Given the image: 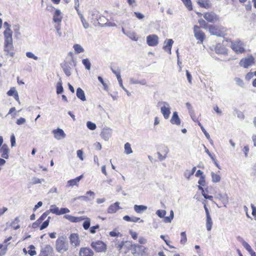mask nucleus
<instances>
[{
  "label": "nucleus",
  "instance_id": "nucleus-22",
  "mask_svg": "<svg viewBox=\"0 0 256 256\" xmlns=\"http://www.w3.org/2000/svg\"><path fill=\"white\" fill-rule=\"evenodd\" d=\"M170 122L173 124L180 125V120L176 112H173L172 116L170 120Z\"/></svg>",
  "mask_w": 256,
  "mask_h": 256
},
{
  "label": "nucleus",
  "instance_id": "nucleus-45",
  "mask_svg": "<svg viewBox=\"0 0 256 256\" xmlns=\"http://www.w3.org/2000/svg\"><path fill=\"white\" fill-rule=\"evenodd\" d=\"M86 126L90 130H94L96 128V124L90 121L86 122Z\"/></svg>",
  "mask_w": 256,
  "mask_h": 256
},
{
  "label": "nucleus",
  "instance_id": "nucleus-6",
  "mask_svg": "<svg viewBox=\"0 0 256 256\" xmlns=\"http://www.w3.org/2000/svg\"><path fill=\"white\" fill-rule=\"evenodd\" d=\"M194 36L196 40H198L200 43H202L204 38L205 34L204 32L200 30V26L195 25L194 26Z\"/></svg>",
  "mask_w": 256,
  "mask_h": 256
},
{
  "label": "nucleus",
  "instance_id": "nucleus-31",
  "mask_svg": "<svg viewBox=\"0 0 256 256\" xmlns=\"http://www.w3.org/2000/svg\"><path fill=\"white\" fill-rule=\"evenodd\" d=\"M63 70L66 76H69L71 75V68L67 64H64L62 66Z\"/></svg>",
  "mask_w": 256,
  "mask_h": 256
},
{
  "label": "nucleus",
  "instance_id": "nucleus-48",
  "mask_svg": "<svg viewBox=\"0 0 256 256\" xmlns=\"http://www.w3.org/2000/svg\"><path fill=\"white\" fill-rule=\"evenodd\" d=\"M130 246L137 247V249L139 254L141 252L144 251L145 249V248L144 246L138 244H130Z\"/></svg>",
  "mask_w": 256,
  "mask_h": 256
},
{
  "label": "nucleus",
  "instance_id": "nucleus-10",
  "mask_svg": "<svg viewBox=\"0 0 256 256\" xmlns=\"http://www.w3.org/2000/svg\"><path fill=\"white\" fill-rule=\"evenodd\" d=\"M204 18L209 22H215L218 19V16L213 12L205 13Z\"/></svg>",
  "mask_w": 256,
  "mask_h": 256
},
{
  "label": "nucleus",
  "instance_id": "nucleus-52",
  "mask_svg": "<svg viewBox=\"0 0 256 256\" xmlns=\"http://www.w3.org/2000/svg\"><path fill=\"white\" fill-rule=\"evenodd\" d=\"M98 78L100 82L103 85L104 90H108V86L104 82L103 78L100 76H98Z\"/></svg>",
  "mask_w": 256,
  "mask_h": 256
},
{
  "label": "nucleus",
  "instance_id": "nucleus-27",
  "mask_svg": "<svg viewBox=\"0 0 256 256\" xmlns=\"http://www.w3.org/2000/svg\"><path fill=\"white\" fill-rule=\"evenodd\" d=\"M56 88L57 94H59L63 92L64 88L62 86V80L61 78H59V80L56 84Z\"/></svg>",
  "mask_w": 256,
  "mask_h": 256
},
{
  "label": "nucleus",
  "instance_id": "nucleus-19",
  "mask_svg": "<svg viewBox=\"0 0 256 256\" xmlns=\"http://www.w3.org/2000/svg\"><path fill=\"white\" fill-rule=\"evenodd\" d=\"M70 244L72 245L77 246L80 244L78 236L76 234H71L70 236Z\"/></svg>",
  "mask_w": 256,
  "mask_h": 256
},
{
  "label": "nucleus",
  "instance_id": "nucleus-8",
  "mask_svg": "<svg viewBox=\"0 0 256 256\" xmlns=\"http://www.w3.org/2000/svg\"><path fill=\"white\" fill-rule=\"evenodd\" d=\"M13 50L12 42H4V51L6 52V55H10L11 57H14Z\"/></svg>",
  "mask_w": 256,
  "mask_h": 256
},
{
  "label": "nucleus",
  "instance_id": "nucleus-50",
  "mask_svg": "<svg viewBox=\"0 0 256 256\" xmlns=\"http://www.w3.org/2000/svg\"><path fill=\"white\" fill-rule=\"evenodd\" d=\"M20 27L19 25L16 24L14 26V30L16 34V36H18L20 34Z\"/></svg>",
  "mask_w": 256,
  "mask_h": 256
},
{
  "label": "nucleus",
  "instance_id": "nucleus-40",
  "mask_svg": "<svg viewBox=\"0 0 256 256\" xmlns=\"http://www.w3.org/2000/svg\"><path fill=\"white\" fill-rule=\"evenodd\" d=\"M86 220L83 223L82 226L84 230H88L90 225V219L88 218H86Z\"/></svg>",
  "mask_w": 256,
  "mask_h": 256
},
{
  "label": "nucleus",
  "instance_id": "nucleus-18",
  "mask_svg": "<svg viewBox=\"0 0 256 256\" xmlns=\"http://www.w3.org/2000/svg\"><path fill=\"white\" fill-rule=\"evenodd\" d=\"M216 198L220 200L223 204L224 206H226V205L228 204V198L226 194H222L220 193L218 194L216 196Z\"/></svg>",
  "mask_w": 256,
  "mask_h": 256
},
{
  "label": "nucleus",
  "instance_id": "nucleus-53",
  "mask_svg": "<svg viewBox=\"0 0 256 256\" xmlns=\"http://www.w3.org/2000/svg\"><path fill=\"white\" fill-rule=\"evenodd\" d=\"M50 214V211L47 210L44 212L38 218L39 221H41L42 222L45 220V218L48 216Z\"/></svg>",
  "mask_w": 256,
  "mask_h": 256
},
{
  "label": "nucleus",
  "instance_id": "nucleus-14",
  "mask_svg": "<svg viewBox=\"0 0 256 256\" xmlns=\"http://www.w3.org/2000/svg\"><path fill=\"white\" fill-rule=\"evenodd\" d=\"M80 256H92L94 252L90 248H82L80 249Z\"/></svg>",
  "mask_w": 256,
  "mask_h": 256
},
{
  "label": "nucleus",
  "instance_id": "nucleus-56",
  "mask_svg": "<svg viewBox=\"0 0 256 256\" xmlns=\"http://www.w3.org/2000/svg\"><path fill=\"white\" fill-rule=\"evenodd\" d=\"M205 176H202L200 177V180H198V184H200V185H201V186H204L205 184Z\"/></svg>",
  "mask_w": 256,
  "mask_h": 256
},
{
  "label": "nucleus",
  "instance_id": "nucleus-42",
  "mask_svg": "<svg viewBox=\"0 0 256 256\" xmlns=\"http://www.w3.org/2000/svg\"><path fill=\"white\" fill-rule=\"evenodd\" d=\"M50 219V217L48 216V219L46 220H45L42 224L40 226V230H42L46 228L48 226Z\"/></svg>",
  "mask_w": 256,
  "mask_h": 256
},
{
  "label": "nucleus",
  "instance_id": "nucleus-59",
  "mask_svg": "<svg viewBox=\"0 0 256 256\" xmlns=\"http://www.w3.org/2000/svg\"><path fill=\"white\" fill-rule=\"evenodd\" d=\"M10 142L12 147L16 146V138L14 134H12L10 136Z\"/></svg>",
  "mask_w": 256,
  "mask_h": 256
},
{
  "label": "nucleus",
  "instance_id": "nucleus-32",
  "mask_svg": "<svg viewBox=\"0 0 256 256\" xmlns=\"http://www.w3.org/2000/svg\"><path fill=\"white\" fill-rule=\"evenodd\" d=\"M212 221L210 216H206V227L208 231H210L212 230Z\"/></svg>",
  "mask_w": 256,
  "mask_h": 256
},
{
  "label": "nucleus",
  "instance_id": "nucleus-46",
  "mask_svg": "<svg viewBox=\"0 0 256 256\" xmlns=\"http://www.w3.org/2000/svg\"><path fill=\"white\" fill-rule=\"evenodd\" d=\"M186 106L188 110L189 114H190V117H192V114H194V110H192V107L190 103L186 102Z\"/></svg>",
  "mask_w": 256,
  "mask_h": 256
},
{
  "label": "nucleus",
  "instance_id": "nucleus-7",
  "mask_svg": "<svg viewBox=\"0 0 256 256\" xmlns=\"http://www.w3.org/2000/svg\"><path fill=\"white\" fill-rule=\"evenodd\" d=\"M91 246L96 252H102L105 250L106 244L102 241L98 240L96 242H92Z\"/></svg>",
  "mask_w": 256,
  "mask_h": 256
},
{
  "label": "nucleus",
  "instance_id": "nucleus-17",
  "mask_svg": "<svg viewBox=\"0 0 256 256\" xmlns=\"http://www.w3.org/2000/svg\"><path fill=\"white\" fill-rule=\"evenodd\" d=\"M174 43V40L172 39H168L167 40V42L166 40L164 42V46H163V49L166 51L168 52L169 54H171V50L172 47Z\"/></svg>",
  "mask_w": 256,
  "mask_h": 256
},
{
  "label": "nucleus",
  "instance_id": "nucleus-33",
  "mask_svg": "<svg viewBox=\"0 0 256 256\" xmlns=\"http://www.w3.org/2000/svg\"><path fill=\"white\" fill-rule=\"evenodd\" d=\"M60 209L55 205H52L50 208L48 210L50 213L52 212L56 215H60Z\"/></svg>",
  "mask_w": 256,
  "mask_h": 256
},
{
  "label": "nucleus",
  "instance_id": "nucleus-24",
  "mask_svg": "<svg viewBox=\"0 0 256 256\" xmlns=\"http://www.w3.org/2000/svg\"><path fill=\"white\" fill-rule=\"evenodd\" d=\"M76 96L82 101L86 100L84 92L80 88H78L76 90Z\"/></svg>",
  "mask_w": 256,
  "mask_h": 256
},
{
  "label": "nucleus",
  "instance_id": "nucleus-1",
  "mask_svg": "<svg viewBox=\"0 0 256 256\" xmlns=\"http://www.w3.org/2000/svg\"><path fill=\"white\" fill-rule=\"evenodd\" d=\"M68 244L66 237L64 236L59 237L56 242V249L60 253H63L68 250Z\"/></svg>",
  "mask_w": 256,
  "mask_h": 256
},
{
  "label": "nucleus",
  "instance_id": "nucleus-23",
  "mask_svg": "<svg viewBox=\"0 0 256 256\" xmlns=\"http://www.w3.org/2000/svg\"><path fill=\"white\" fill-rule=\"evenodd\" d=\"M83 178V175L82 174L79 176L76 177L74 179L70 180L68 182V184L70 186H78V182L80 180Z\"/></svg>",
  "mask_w": 256,
  "mask_h": 256
},
{
  "label": "nucleus",
  "instance_id": "nucleus-35",
  "mask_svg": "<svg viewBox=\"0 0 256 256\" xmlns=\"http://www.w3.org/2000/svg\"><path fill=\"white\" fill-rule=\"evenodd\" d=\"M74 50L76 54H80L84 52V48L78 44H75L74 46Z\"/></svg>",
  "mask_w": 256,
  "mask_h": 256
},
{
  "label": "nucleus",
  "instance_id": "nucleus-2",
  "mask_svg": "<svg viewBox=\"0 0 256 256\" xmlns=\"http://www.w3.org/2000/svg\"><path fill=\"white\" fill-rule=\"evenodd\" d=\"M244 44L240 40L232 42L231 48L237 54H242L244 52L245 50L244 48Z\"/></svg>",
  "mask_w": 256,
  "mask_h": 256
},
{
  "label": "nucleus",
  "instance_id": "nucleus-41",
  "mask_svg": "<svg viewBox=\"0 0 256 256\" xmlns=\"http://www.w3.org/2000/svg\"><path fill=\"white\" fill-rule=\"evenodd\" d=\"M28 248H30L28 253L30 256H34L36 254V252L34 250L35 247L34 245H30Z\"/></svg>",
  "mask_w": 256,
  "mask_h": 256
},
{
  "label": "nucleus",
  "instance_id": "nucleus-62",
  "mask_svg": "<svg viewBox=\"0 0 256 256\" xmlns=\"http://www.w3.org/2000/svg\"><path fill=\"white\" fill-rule=\"evenodd\" d=\"M26 120L24 118H20L19 119L17 120L16 122V124L18 125H21V124H24L26 122Z\"/></svg>",
  "mask_w": 256,
  "mask_h": 256
},
{
  "label": "nucleus",
  "instance_id": "nucleus-28",
  "mask_svg": "<svg viewBox=\"0 0 256 256\" xmlns=\"http://www.w3.org/2000/svg\"><path fill=\"white\" fill-rule=\"evenodd\" d=\"M196 168L195 166L192 168L191 171L188 170H186L184 173V177L186 178L188 180L194 174V173L196 172Z\"/></svg>",
  "mask_w": 256,
  "mask_h": 256
},
{
  "label": "nucleus",
  "instance_id": "nucleus-54",
  "mask_svg": "<svg viewBox=\"0 0 256 256\" xmlns=\"http://www.w3.org/2000/svg\"><path fill=\"white\" fill-rule=\"evenodd\" d=\"M242 246H244V247L249 252L250 251L252 248H251V246H250V244L246 242H245L244 240H243V242H242Z\"/></svg>",
  "mask_w": 256,
  "mask_h": 256
},
{
  "label": "nucleus",
  "instance_id": "nucleus-20",
  "mask_svg": "<svg viewBox=\"0 0 256 256\" xmlns=\"http://www.w3.org/2000/svg\"><path fill=\"white\" fill-rule=\"evenodd\" d=\"M119 204L120 202H116L114 204H111L108 208V214L115 213L120 208L119 206Z\"/></svg>",
  "mask_w": 256,
  "mask_h": 256
},
{
  "label": "nucleus",
  "instance_id": "nucleus-36",
  "mask_svg": "<svg viewBox=\"0 0 256 256\" xmlns=\"http://www.w3.org/2000/svg\"><path fill=\"white\" fill-rule=\"evenodd\" d=\"M82 63L87 70H90L91 68V63L88 58L83 59Z\"/></svg>",
  "mask_w": 256,
  "mask_h": 256
},
{
  "label": "nucleus",
  "instance_id": "nucleus-58",
  "mask_svg": "<svg viewBox=\"0 0 256 256\" xmlns=\"http://www.w3.org/2000/svg\"><path fill=\"white\" fill-rule=\"evenodd\" d=\"M70 212L69 209L68 208H61L60 210V215L68 213Z\"/></svg>",
  "mask_w": 256,
  "mask_h": 256
},
{
  "label": "nucleus",
  "instance_id": "nucleus-21",
  "mask_svg": "<svg viewBox=\"0 0 256 256\" xmlns=\"http://www.w3.org/2000/svg\"><path fill=\"white\" fill-rule=\"evenodd\" d=\"M198 4L201 8L208 9L212 6L210 0H198Z\"/></svg>",
  "mask_w": 256,
  "mask_h": 256
},
{
  "label": "nucleus",
  "instance_id": "nucleus-61",
  "mask_svg": "<svg viewBox=\"0 0 256 256\" xmlns=\"http://www.w3.org/2000/svg\"><path fill=\"white\" fill-rule=\"evenodd\" d=\"M234 80H235V82H236V84L238 86H243V85H244L243 81L240 78H234Z\"/></svg>",
  "mask_w": 256,
  "mask_h": 256
},
{
  "label": "nucleus",
  "instance_id": "nucleus-55",
  "mask_svg": "<svg viewBox=\"0 0 256 256\" xmlns=\"http://www.w3.org/2000/svg\"><path fill=\"white\" fill-rule=\"evenodd\" d=\"M16 92H18L17 91L13 88L8 92L7 94L9 96H14Z\"/></svg>",
  "mask_w": 256,
  "mask_h": 256
},
{
  "label": "nucleus",
  "instance_id": "nucleus-37",
  "mask_svg": "<svg viewBox=\"0 0 256 256\" xmlns=\"http://www.w3.org/2000/svg\"><path fill=\"white\" fill-rule=\"evenodd\" d=\"M124 152L127 154H130L132 152L130 144L128 142H126L124 144Z\"/></svg>",
  "mask_w": 256,
  "mask_h": 256
},
{
  "label": "nucleus",
  "instance_id": "nucleus-3",
  "mask_svg": "<svg viewBox=\"0 0 256 256\" xmlns=\"http://www.w3.org/2000/svg\"><path fill=\"white\" fill-rule=\"evenodd\" d=\"M208 29L211 34L215 35L220 37H223L226 35V32L224 28H218L212 25L208 26Z\"/></svg>",
  "mask_w": 256,
  "mask_h": 256
},
{
  "label": "nucleus",
  "instance_id": "nucleus-5",
  "mask_svg": "<svg viewBox=\"0 0 256 256\" xmlns=\"http://www.w3.org/2000/svg\"><path fill=\"white\" fill-rule=\"evenodd\" d=\"M254 64V58L252 56L242 58L240 62V65L244 68H248Z\"/></svg>",
  "mask_w": 256,
  "mask_h": 256
},
{
  "label": "nucleus",
  "instance_id": "nucleus-4",
  "mask_svg": "<svg viewBox=\"0 0 256 256\" xmlns=\"http://www.w3.org/2000/svg\"><path fill=\"white\" fill-rule=\"evenodd\" d=\"M159 105L163 104L164 106L160 108V112L165 119H168L170 114L169 104L166 102H160L158 103Z\"/></svg>",
  "mask_w": 256,
  "mask_h": 256
},
{
  "label": "nucleus",
  "instance_id": "nucleus-49",
  "mask_svg": "<svg viewBox=\"0 0 256 256\" xmlns=\"http://www.w3.org/2000/svg\"><path fill=\"white\" fill-rule=\"evenodd\" d=\"M26 56L28 58H32L34 60H37L38 59V57L35 56L32 52H26Z\"/></svg>",
  "mask_w": 256,
  "mask_h": 256
},
{
  "label": "nucleus",
  "instance_id": "nucleus-30",
  "mask_svg": "<svg viewBox=\"0 0 256 256\" xmlns=\"http://www.w3.org/2000/svg\"><path fill=\"white\" fill-rule=\"evenodd\" d=\"M123 219L127 222H138L140 220V218L136 216L130 217L126 215L124 216Z\"/></svg>",
  "mask_w": 256,
  "mask_h": 256
},
{
  "label": "nucleus",
  "instance_id": "nucleus-29",
  "mask_svg": "<svg viewBox=\"0 0 256 256\" xmlns=\"http://www.w3.org/2000/svg\"><path fill=\"white\" fill-rule=\"evenodd\" d=\"M130 82L132 84H140L141 85H146V80L143 79L141 80H136L134 78H130Z\"/></svg>",
  "mask_w": 256,
  "mask_h": 256
},
{
  "label": "nucleus",
  "instance_id": "nucleus-38",
  "mask_svg": "<svg viewBox=\"0 0 256 256\" xmlns=\"http://www.w3.org/2000/svg\"><path fill=\"white\" fill-rule=\"evenodd\" d=\"M181 240L180 242L182 244H184L187 242L186 235L185 232L180 233Z\"/></svg>",
  "mask_w": 256,
  "mask_h": 256
},
{
  "label": "nucleus",
  "instance_id": "nucleus-63",
  "mask_svg": "<svg viewBox=\"0 0 256 256\" xmlns=\"http://www.w3.org/2000/svg\"><path fill=\"white\" fill-rule=\"evenodd\" d=\"M64 218H66V220H68L71 222H74V216L69 215V214H66L64 216Z\"/></svg>",
  "mask_w": 256,
  "mask_h": 256
},
{
  "label": "nucleus",
  "instance_id": "nucleus-15",
  "mask_svg": "<svg viewBox=\"0 0 256 256\" xmlns=\"http://www.w3.org/2000/svg\"><path fill=\"white\" fill-rule=\"evenodd\" d=\"M53 251L52 248L50 245H46L41 250L40 256H48Z\"/></svg>",
  "mask_w": 256,
  "mask_h": 256
},
{
  "label": "nucleus",
  "instance_id": "nucleus-57",
  "mask_svg": "<svg viewBox=\"0 0 256 256\" xmlns=\"http://www.w3.org/2000/svg\"><path fill=\"white\" fill-rule=\"evenodd\" d=\"M75 200H84L86 202H88V201L90 200V198H88L86 196H78L77 198H75Z\"/></svg>",
  "mask_w": 256,
  "mask_h": 256
},
{
  "label": "nucleus",
  "instance_id": "nucleus-39",
  "mask_svg": "<svg viewBox=\"0 0 256 256\" xmlns=\"http://www.w3.org/2000/svg\"><path fill=\"white\" fill-rule=\"evenodd\" d=\"M198 125L200 126L202 132L205 135L207 139L208 140H210V136L208 134V133L207 132L206 130L204 129V127L202 126V125L201 124V123L200 122H198Z\"/></svg>",
  "mask_w": 256,
  "mask_h": 256
},
{
  "label": "nucleus",
  "instance_id": "nucleus-13",
  "mask_svg": "<svg viewBox=\"0 0 256 256\" xmlns=\"http://www.w3.org/2000/svg\"><path fill=\"white\" fill-rule=\"evenodd\" d=\"M10 149L6 144H3L0 148V153H1V156L5 159L8 158V153Z\"/></svg>",
  "mask_w": 256,
  "mask_h": 256
},
{
  "label": "nucleus",
  "instance_id": "nucleus-12",
  "mask_svg": "<svg viewBox=\"0 0 256 256\" xmlns=\"http://www.w3.org/2000/svg\"><path fill=\"white\" fill-rule=\"evenodd\" d=\"M52 132L54 134V138L57 140L64 138L66 136L64 130L62 129L59 128L54 130Z\"/></svg>",
  "mask_w": 256,
  "mask_h": 256
},
{
  "label": "nucleus",
  "instance_id": "nucleus-26",
  "mask_svg": "<svg viewBox=\"0 0 256 256\" xmlns=\"http://www.w3.org/2000/svg\"><path fill=\"white\" fill-rule=\"evenodd\" d=\"M61 12L60 10H56L53 16V20L54 22H60L62 17L60 16Z\"/></svg>",
  "mask_w": 256,
  "mask_h": 256
},
{
  "label": "nucleus",
  "instance_id": "nucleus-9",
  "mask_svg": "<svg viewBox=\"0 0 256 256\" xmlns=\"http://www.w3.org/2000/svg\"><path fill=\"white\" fill-rule=\"evenodd\" d=\"M146 42L149 46H156L158 44V37L156 34H150L146 37Z\"/></svg>",
  "mask_w": 256,
  "mask_h": 256
},
{
  "label": "nucleus",
  "instance_id": "nucleus-44",
  "mask_svg": "<svg viewBox=\"0 0 256 256\" xmlns=\"http://www.w3.org/2000/svg\"><path fill=\"white\" fill-rule=\"evenodd\" d=\"M20 222V220L18 217H16L14 218V220L12 222V224L14 230H18L20 228V226L18 224L15 226V224H17Z\"/></svg>",
  "mask_w": 256,
  "mask_h": 256
},
{
  "label": "nucleus",
  "instance_id": "nucleus-25",
  "mask_svg": "<svg viewBox=\"0 0 256 256\" xmlns=\"http://www.w3.org/2000/svg\"><path fill=\"white\" fill-rule=\"evenodd\" d=\"M134 211L138 213H142V212L145 211L147 210L148 207L144 205H137L135 204L134 207Z\"/></svg>",
  "mask_w": 256,
  "mask_h": 256
},
{
  "label": "nucleus",
  "instance_id": "nucleus-11",
  "mask_svg": "<svg viewBox=\"0 0 256 256\" xmlns=\"http://www.w3.org/2000/svg\"><path fill=\"white\" fill-rule=\"evenodd\" d=\"M112 130L109 128L106 127L104 128L100 133V136L104 140L106 141L111 137Z\"/></svg>",
  "mask_w": 256,
  "mask_h": 256
},
{
  "label": "nucleus",
  "instance_id": "nucleus-43",
  "mask_svg": "<svg viewBox=\"0 0 256 256\" xmlns=\"http://www.w3.org/2000/svg\"><path fill=\"white\" fill-rule=\"evenodd\" d=\"M186 7L189 10H192V5L190 0H182Z\"/></svg>",
  "mask_w": 256,
  "mask_h": 256
},
{
  "label": "nucleus",
  "instance_id": "nucleus-51",
  "mask_svg": "<svg viewBox=\"0 0 256 256\" xmlns=\"http://www.w3.org/2000/svg\"><path fill=\"white\" fill-rule=\"evenodd\" d=\"M156 214L160 218H164L166 214L165 210H158L156 212Z\"/></svg>",
  "mask_w": 256,
  "mask_h": 256
},
{
  "label": "nucleus",
  "instance_id": "nucleus-34",
  "mask_svg": "<svg viewBox=\"0 0 256 256\" xmlns=\"http://www.w3.org/2000/svg\"><path fill=\"white\" fill-rule=\"evenodd\" d=\"M212 181L214 182H220L221 178L219 174H216L214 172H211Z\"/></svg>",
  "mask_w": 256,
  "mask_h": 256
},
{
  "label": "nucleus",
  "instance_id": "nucleus-47",
  "mask_svg": "<svg viewBox=\"0 0 256 256\" xmlns=\"http://www.w3.org/2000/svg\"><path fill=\"white\" fill-rule=\"evenodd\" d=\"M130 39L136 41L138 40V38L136 37V34L134 32H128L126 34Z\"/></svg>",
  "mask_w": 256,
  "mask_h": 256
},
{
  "label": "nucleus",
  "instance_id": "nucleus-16",
  "mask_svg": "<svg viewBox=\"0 0 256 256\" xmlns=\"http://www.w3.org/2000/svg\"><path fill=\"white\" fill-rule=\"evenodd\" d=\"M12 32L10 28H6L4 32V42H12Z\"/></svg>",
  "mask_w": 256,
  "mask_h": 256
},
{
  "label": "nucleus",
  "instance_id": "nucleus-64",
  "mask_svg": "<svg viewBox=\"0 0 256 256\" xmlns=\"http://www.w3.org/2000/svg\"><path fill=\"white\" fill-rule=\"evenodd\" d=\"M100 226L98 224H96L95 226H93L90 228V232L92 234H95L96 232V230L99 228Z\"/></svg>",
  "mask_w": 256,
  "mask_h": 256
},
{
  "label": "nucleus",
  "instance_id": "nucleus-60",
  "mask_svg": "<svg viewBox=\"0 0 256 256\" xmlns=\"http://www.w3.org/2000/svg\"><path fill=\"white\" fill-rule=\"evenodd\" d=\"M77 156L80 158V159L81 160H84V157H83V151L81 150H77Z\"/></svg>",
  "mask_w": 256,
  "mask_h": 256
}]
</instances>
